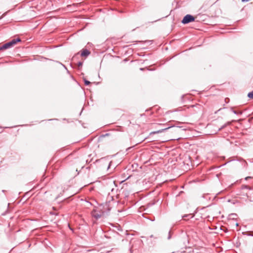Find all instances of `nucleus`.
I'll use <instances>...</instances> for the list:
<instances>
[{
	"label": "nucleus",
	"instance_id": "nucleus-10",
	"mask_svg": "<svg viewBox=\"0 0 253 253\" xmlns=\"http://www.w3.org/2000/svg\"><path fill=\"white\" fill-rule=\"evenodd\" d=\"M170 238H171V234H170V231H169V236H168V239H170Z\"/></svg>",
	"mask_w": 253,
	"mask_h": 253
},
{
	"label": "nucleus",
	"instance_id": "nucleus-13",
	"mask_svg": "<svg viewBox=\"0 0 253 253\" xmlns=\"http://www.w3.org/2000/svg\"><path fill=\"white\" fill-rule=\"evenodd\" d=\"M250 0H242V2H245V1H249Z\"/></svg>",
	"mask_w": 253,
	"mask_h": 253
},
{
	"label": "nucleus",
	"instance_id": "nucleus-9",
	"mask_svg": "<svg viewBox=\"0 0 253 253\" xmlns=\"http://www.w3.org/2000/svg\"><path fill=\"white\" fill-rule=\"evenodd\" d=\"M82 65H83V62H79L78 63V65L79 67L82 66Z\"/></svg>",
	"mask_w": 253,
	"mask_h": 253
},
{
	"label": "nucleus",
	"instance_id": "nucleus-4",
	"mask_svg": "<svg viewBox=\"0 0 253 253\" xmlns=\"http://www.w3.org/2000/svg\"><path fill=\"white\" fill-rule=\"evenodd\" d=\"M89 54H90L89 51L88 50L85 49H84L82 51V52L81 53V56H83V57H84V56L86 57V56H88Z\"/></svg>",
	"mask_w": 253,
	"mask_h": 253
},
{
	"label": "nucleus",
	"instance_id": "nucleus-15",
	"mask_svg": "<svg viewBox=\"0 0 253 253\" xmlns=\"http://www.w3.org/2000/svg\"><path fill=\"white\" fill-rule=\"evenodd\" d=\"M75 57H75V56H74V57H73V58H72V60H74L75 59Z\"/></svg>",
	"mask_w": 253,
	"mask_h": 253
},
{
	"label": "nucleus",
	"instance_id": "nucleus-6",
	"mask_svg": "<svg viewBox=\"0 0 253 253\" xmlns=\"http://www.w3.org/2000/svg\"><path fill=\"white\" fill-rule=\"evenodd\" d=\"M193 217V216L191 214H185L184 215V216H183V218H185L186 217H188V218H191Z\"/></svg>",
	"mask_w": 253,
	"mask_h": 253
},
{
	"label": "nucleus",
	"instance_id": "nucleus-17",
	"mask_svg": "<svg viewBox=\"0 0 253 253\" xmlns=\"http://www.w3.org/2000/svg\"><path fill=\"white\" fill-rule=\"evenodd\" d=\"M2 18V16H1V17H0V19H1Z\"/></svg>",
	"mask_w": 253,
	"mask_h": 253
},
{
	"label": "nucleus",
	"instance_id": "nucleus-11",
	"mask_svg": "<svg viewBox=\"0 0 253 253\" xmlns=\"http://www.w3.org/2000/svg\"><path fill=\"white\" fill-rule=\"evenodd\" d=\"M105 207H107V208H108V207H109V206H108V204H106V205L104 206V209H106Z\"/></svg>",
	"mask_w": 253,
	"mask_h": 253
},
{
	"label": "nucleus",
	"instance_id": "nucleus-12",
	"mask_svg": "<svg viewBox=\"0 0 253 253\" xmlns=\"http://www.w3.org/2000/svg\"><path fill=\"white\" fill-rule=\"evenodd\" d=\"M249 178H252V177L248 176V177H246L245 179H246V180H247V179H249Z\"/></svg>",
	"mask_w": 253,
	"mask_h": 253
},
{
	"label": "nucleus",
	"instance_id": "nucleus-5",
	"mask_svg": "<svg viewBox=\"0 0 253 253\" xmlns=\"http://www.w3.org/2000/svg\"><path fill=\"white\" fill-rule=\"evenodd\" d=\"M248 97L250 98L253 99V91L249 92L248 94Z\"/></svg>",
	"mask_w": 253,
	"mask_h": 253
},
{
	"label": "nucleus",
	"instance_id": "nucleus-7",
	"mask_svg": "<svg viewBox=\"0 0 253 253\" xmlns=\"http://www.w3.org/2000/svg\"><path fill=\"white\" fill-rule=\"evenodd\" d=\"M84 84L85 85H87L90 84V82L88 81L84 80Z\"/></svg>",
	"mask_w": 253,
	"mask_h": 253
},
{
	"label": "nucleus",
	"instance_id": "nucleus-8",
	"mask_svg": "<svg viewBox=\"0 0 253 253\" xmlns=\"http://www.w3.org/2000/svg\"><path fill=\"white\" fill-rule=\"evenodd\" d=\"M232 112H233V113H234V114H242V113H241V112H239V113H238V112H237L236 111L234 110H232Z\"/></svg>",
	"mask_w": 253,
	"mask_h": 253
},
{
	"label": "nucleus",
	"instance_id": "nucleus-2",
	"mask_svg": "<svg viewBox=\"0 0 253 253\" xmlns=\"http://www.w3.org/2000/svg\"><path fill=\"white\" fill-rule=\"evenodd\" d=\"M195 20V18L193 16L187 14L186 16H185L182 19L181 22L183 24H187L191 22H193Z\"/></svg>",
	"mask_w": 253,
	"mask_h": 253
},
{
	"label": "nucleus",
	"instance_id": "nucleus-3",
	"mask_svg": "<svg viewBox=\"0 0 253 253\" xmlns=\"http://www.w3.org/2000/svg\"><path fill=\"white\" fill-rule=\"evenodd\" d=\"M92 216L94 217L96 219H98L100 218L102 216V214L100 212L96 210H93L91 212Z\"/></svg>",
	"mask_w": 253,
	"mask_h": 253
},
{
	"label": "nucleus",
	"instance_id": "nucleus-1",
	"mask_svg": "<svg viewBox=\"0 0 253 253\" xmlns=\"http://www.w3.org/2000/svg\"><path fill=\"white\" fill-rule=\"evenodd\" d=\"M21 40L19 38L14 39L9 42H8L4 44L1 46H0V50L11 48V47L13 46L15 44H16L17 42H19Z\"/></svg>",
	"mask_w": 253,
	"mask_h": 253
},
{
	"label": "nucleus",
	"instance_id": "nucleus-16",
	"mask_svg": "<svg viewBox=\"0 0 253 253\" xmlns=\"http://www.w3.org/2000/svg\"><path fill=\"white\" fill-rule=\"evenodd\" d=\"M224 126H222L221 128H219V130H221V128H222Z\"/></svg>",
	"mask_w": 253,
	"mask_h": 253
},
{
	"label": "nucleus",
	"instance_id": "nucleus-14",
	"mask_svg": "<svg viewBox=\"0 0 253 253\" xmlns=\"http://www.w3.org/2000/svg\"><path fill=\"white\" fill-rule=\"evenodd\" d=\"M111 162H110L109 166L108 167V169L110 168V165H111Z\"/></svg>",
	"mask_w": 253,
	"mask_h": 253
}]
</instances>
